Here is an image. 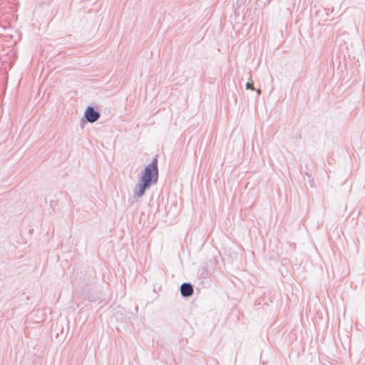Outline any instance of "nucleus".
Wrapping results in <instances>:
<instances>
[{
    "label": "nucleus",
    "mask_w": 365,
    "mask_h": 365,
    "mask_svg": "<svg viewBox=\"0 0 365 365\" xmlns=\"http://www.w3.org/2000/svg\"><path fill=\"white\" fill-rule=\"evenodd\" d=\"M158 163V155H155V157L153 158L152 161L140 172L138 183L135 185L133 190L135 196L138 198L143 197L151 186L158 183L159 178Z\"/></svg>",
    "instance_id": "1"
},
{
    "label": "nucleus",
    "mask_w": 365,
    "mask_h": 365,
    "mask_svg": "<svg viewBox=\"0 0 365 365\" xmlns=\"http://www.w3.org/2000/svg\"><path fill=\"white\" fill-rule=\"evenodd\" d=\"M101 117L100 112L94 107L89 106L84 111L83 120L86 123H93L97 121Z\"/></svg>",
    "instance_id": "2"
},
{
    "label": "nucleus",
    "mask_w": 365,
    "mask_h": 365,
    "mask_svg": "<svg viewBox=\"0 0 365 365\" xmlns=\"http://www.w3.org/2000/svg\"><path fill=\"white\" fill-rule=\"evenodd\" d=\"M180 291L182 297L188 298L193 294L194 287L190 282H183L180 285Z\"/></svg>",
    "instance_id": "3"
},
{
    "label": "nucleus",
    "mask_w": 365,
    "mask_h": 365,
    "mask_svg": "<svg viewBox=\"0 0 365 365\" xmlns=\"http://www.w3.org/2000/svg\"><path fill=\"white\" fill-rule=\"evenodd\" d=\"M300 173L303 176V178L305 182H307L309 187L313 188L315 187V183L314 178L312 173L309 171L307 166L306 165L304 168H301Z\"/></svg>",
    "instance_id": "4"
},
{
    "label": "nucleus",
    "mask_w": 365,
    "mask_h": 365,
    "mask_svg": "<svg viewBox=\"0 0 365 365\" xmlns=\"http://www.w3.org/2000/svg\"><path fill=\"white\" fill-rule=\"evenodd\" d=\"M199 274H200V277L202 278V279L207 278V277L208 275V272H207V269L206 268H202L199 271Z\"/></svg>",
    "instance_id": "5"
},
{
    "label": "nucleus",
    "mask_w": 365,
    "mask_h": 365,
    "mask_svg": "<svg viewBox=\"0 0 365 365\" xmlns=\"http://www.w3.org/2000/svg\"><path fill=\"white\" fill-rule=\"evenodd\" d=\"M246 89H250V90H252V91H255V88L254 87V82L252 81H248L247 83H246Z\"/></svg>",
    "instance_id": "6"
},
{
    "label": "nucleus",
    "mask_w": 365,
    "mask_h": 365,
    "mask_svg": "<svg viewBox=\"0 0 365 365\" xmlns=\"http://www.w3.org/2000/svg\"><path fill=\"white\" fill-rule=\"evenodd\" d=\"M58 200H51L50 207L53 209V210H56V207L58 206Z\"/></svg>",
    "instance_id": "7"
},
{
    "label": "nucleus",
    "mask_w": 365,
    "mask_h": 365,
    "mask_svg": "<svg viewBox=\"0 0 365 365\" xmlns=\"http://www.w3.org/2000/svg\"><path fill=\"white\" fill-rule=\"evenodd\" d=\"M255 91H256L258 94L261 93V90L260 89H255Z\"/></svg>",
    "instance_id": "8"
}]
</instances>
